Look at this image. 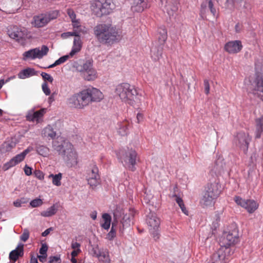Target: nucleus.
I'll return each mask as SVG.
<instances>
[{
    "label": "nucleus",
    "mask_w": 263,
    "mask_h": 263,
    "mask_svg": "<svg viewBox=\"0 0 263 263\" xmlns=\"http://www.w3.org/2000/svg\"><path fill=\"white\" fill-rule=\"evenodd\" d=\"M102 218L104 223L101 224V227L105 230H108L110 226L111 218L110 215L108 213H104L102 215Z\"/></svg>",
    "instance_id": "37"
},
{
    "label": "nucleus",
    "mask_w": 263,
    "mask_h": 263,
    "mask_svg": "<svg viewBox=\"0 0 263 263\" xmlns=\"http://www.w3.org/2000/svg\"><path fill=\"white\" fill-rule=\"evenodd\" d=\"M47 256V255L41 254L37 256V258H39L40 261L44 262L46 260Z\"/></svg>",
    "instance_id": "62"
},
{
    "label": "nucleus",
    "mask_w": 263,
    "mask_h": 263,
    "mask_svg": "<svg viewBox=\"0 0 263 263\" xmlns=\"http://www.w3.org/2000/svg\"><path fill=\"white\" fill-rule=\"evenodd\" d=\"M204 192L216 199L221 193V185L216 182L208 184L205 188Z\"/></svg>",
    "instance_id": "17"
},
{
    "label": "nucleus",
    "mask_w": 263,
    "mask_h": 263,
    "mask_svg": "<svg viewBox=\"0 0 263 263\" xmlns=\"http://www.w3.org/2000/svg\"><path fill=\"white\" fill-rule=\"evenodd\" d=\"M151 0H134L132 9L134 11L141 12L149 7Z\"/></svg>",
    "instance_id": "22"
},
{
    "label": "nucleus",
    "mask_w": 263,
    "mask_h": 263,
    "mask_svg": "<svg viewBox=\"0 0 263 263\" xmlns=\"http://www.w3.org/2000/svg\"><path fill=\"white\" fill-rule=\"evenodd\" d=\"M129 126V122L126 120L119 122L117 127L119 134L122 136L127 135L128 133V128Z\"/></svg>",
    "instance_id": "25"
},
{
    "label": "nucleus",
    "mask_w": 263,
    "mask_h": 263,
    "mask_svg": "<svg viewBox=\"0 0 263 263\" xmlns=\"http://www.w3.org/2000/svg\"><path fill=\"white\" fill-rule=\"evenodd\" d=\"M49 263H61L60 255L51 256L49 257Z\"/></svg>",
    "instance_id": "46"
},
{
    "label": "nucleus",
    "mask_w": 263,
    "mask_h": 263,
    "mask_svg": "<svg viewBox=\"0 0 263 263\" xmlns=\"http://www.w3.org/2000/svg\"><path fill=\"white\" fill-rule=\"evenodd\" d=\"M223 242L218 250L206 260L205 263H226L227 257L231 255L230 246L239 241L238 232L236 229L224 234Z\"/></svg>",
    "instance_id": "2"
},
{
    "label": "nucleus",
    "mask_w": 263,
    "mask_h": 263,
    "mask_svg": "<svg viewBox=\"0 0 263 263\" xmlns=\"http://www.w3.org/2000/svg\"><path fill=\"white\" fill-rule=\"evenodd\" d=\"M97 256L99 260L103 263H109L110 259L107 251H99L98 253L97 254Z\"/></svg>",
    "instance_id": "36"
},
{
    "label": "nucleus",
    "mask_w": 263,
    "mask_h": 263,
    "mask_svg": "<svg viewBox=\"0 0 263 263\" xmlns=\"http://www.w3.org/2000/svg\"><path fill=\"white\" fill-rule=\"evenodd\" d=\"M246 204L245 209H246L249 213H253L258 207V203L254 200H247Z\"/></svg>",
    "instance_id": "31"
},
{
    "label": "nucleus",
    "mask_w": 263,
    "mask_h": 263,
    "mask_svg": "<svg viewBox=\"0 0 263 263\" xmlns=\"http://www.w3.org/2000/svg\"><path fill=\"white\" fill-rule=\"evenodd\" d=\"M178 4L176 2L173 4L172 5L167 6L166 10L168 15L170 16V18L172 16H174V13H175L178 10Z\"/></svg>",
    "instance_id": "39"
},
{
    "label": "nucleus",
    "mask_w": 263,
    "mask_h": 263,
    "mask_svg": "<svg viewBox=\"0 0 263 263\" xmlns=\"http://www.w3.org/2000/svg\"><path fill=\"white\" fill-rule=\"evenodd\" d=\"M42 88L43 92L46 96L50 95L51 91L48 87L47 82H44L42 85Z\"/></svg>",
    "instance_id": "45"
},
{
    "label": "nucleus",
    "mask_w": 263,
    "mask_h": 263,
    "mask_svg": "<svg viewBox=\"0 0 263 263\" xmlns=\"http://www.w3.org/2000/svg\"><path fill=\"white\" fill-rule=\"evenodd\" d=\"M24 172L26 175L30 176L32 174V168L26 164L24 167Z\"/></svg>",
    "instance_id": "57"
},
{
    "label": "nucleus",
    "mask_w": 263,
    "mask_h": 263,
    "mask_svg": "<svg viewBox=\"0 0 263 263\" xmlns=\"http://www.w3.org/2000/svg\"><path fill=\"white\" fill-rule=\"evenodd\" d=\"M235 30L236 32L237 33L240 32L242 30V25L239 24V23L236 24L235 26Z\"/></svg>",
    "instance_id": "63"
},
{
    "label": "nucleus",
    "mask_w": 263,
    "mask_h": 263,
    "mask_svg": "<svg viewBox=\"0 0 263 263\" xmlns=\"http://www.w3.org/2000/svg\"><path fill=\"white\" fill-rule=\"evenodd\" d=\"M93 10L98 16L110 14L115 8L113 0H95L92 4Z\"/></svg>",
    "instance_id": "7"
},
{
    "label": "nucleus",
    "mask_w": 263,
    "mask_h": 263,
    "mask_svg": "<svg viewBox=\"0 0 263 263\" xmlns=\"http://www.w3.org/2000/svg\"><path fill=\"white\" fill-rule=\"evenodd\" d=\"M49 178H52V184L55 186H59L61 185V180L62 179V174L59 173L57 174H50L48 176Z\"/></svg>",
    "instance_id": "35"
},
{
    "label": "nucleus",
    "mask_w": 263,
    "mask_h": 263,
    "mask_svg": "<svg viewBox=\"0 0 263 263\" xmlns=\"http://www.w3.org/2000/svg\"><path fill=\"white\" fill-rule=\"evenodd\" d=\"M70 36H71V32H66L62 33L61 34V37L63 39H67V38L69 37Z\"/></svg>",
    "instance_id": "60"
},
{
    "label": "nucleus",
    "mask_w": 263,
    "mask_h": 263,
    "mask_svg": "<svg viewBox=\"0 0 263 263\" xmlns=\"http://www.w3.org/2000/svg\"><path fill=\"white\" fill-rule=\"evenodd\" d=\"M79 71L86 81H93L97 78V72L93 68L92 62L90 60L86 61L79 66Z\"/></svg>",
    "instance_id": "9"
},
{
    "label": "nucleus",
    "mask_w": 263,
    "mask_h": 263,
    "mask_svg": "<svg viewBox=\"0 0 263 263\" xmlns=\"http://www.w3.org/2000/svg\"><path fill=\"white\" fill-rule=\"evenodd\" d=\"M81 244L77 241L72 240L71 244V247L73 250L80 249Z\"/></svg>",
    "instance_id": "56"
},
{
    "label": "nucleus",
    "mask_w": 263,
    "mask_h": 263,
    "mask_svg": "<svg viewBox=\"0 0 263 263\" xmlns=\"http://www.w3.org/2000/svg\"><path fill=\"white\" fill-rule=\"evenodd\" d=\"M81 252V249L73 250L71 253V257H76Z\"/></svg>",
    "instance_id": "61"
},
{
    "label": "nucleus",
    "mask_w": 263,
    "mask_h": 263,
    "mask_svg": "<svg viewBox=\"0 0 263 263\" xmlns=\"http://www.w3.org/2000/svg\"><path fill=\"white\" fill-rule=\"evenodd\" d=\"M158 39L159 44H164L167 39V31L164 27H162L158 29Z\"/></svg>",
    "instance_id": "32"
},
{
    "label": "nucleus",
    "mask_w": 263,
    "mask_h": 263,
    "mask_svg": "<svg viewBox=\"0 0 263 263\" xmlns=\"http://www.w3.org/2000/svg\"><path fill=\"white\" fill-rule=\"evenodd\" d=\"M52 147L63 158L67 165L72 167L78 163V155L72 144L63 138L53 141Z\"/></svg>",
    "instance_id": "3"
},
{
    "label": "nucleus",
    "mask_w": 263,
    "mask_h": 263,
    "mask_svg": "<svg viewBox=\"0 0 263 263\" xmlns=\"http://www.w3.org/2000/svg\"><path fill=\"white\" fill-rule=\"evenodd\" d=\"M173 197H175V201L179 206L182 213L187 216L189 215V212L186 210L182 198L176 194L174 195Z\"/></svg>",
    "instance_id": "38"
},
{
    "label": "nucleus",
    "mask_w": 263,
    "mask_h": 263,
    "mask_svg": "<svg viewBox=\"0 0 263 263\" xmlns=\"http://www.w3.org/2000/svg\"><path fill=\"white\" fill-rule=\"evenodd\" d=\"M82 42L80 37H74L71 50L69 52L70 57L78 53L82 49Z\"/></svg>",
    "instance_id": "27"
},
{
    "label": "nucleus",
    "mask_w": 263,
    "mask_h": 263,
    "mask_svg": "<svg viewBox=\"0 0 263 263\" xmlns=\"http://www.w3.org/2000/svg\"><path fill=\"white\" fill-rule=\"evenodd\" d=\"M67 14H68V16H69V17L70 18L71 21L75 20V19H76V15L73 10L68 9Z\"/></svg>",
    "instance_id": "54"
},
{
    "label": "nucleus",
    "mask_w": 263,
    "mask_h": 263,
    "mask_svg": "<svg viewBox=\"0 0 263 263\" xmlns=\"http://www.w3.org/2000/svg\"><path fill=\"white\" fill-rule=\"evenodd\" d=\"M58 210V205L57 204H53L48 208L46 210L41 212L40 215L44 217H51L54 215Z\"/></svg>",
    "instance_id": "30"
},
{
    "label": "nucleus",
    "mask_w": 263,
    "mask_h": 263,
    "mask_svg": "<svg viewBox=\"0 0 263 263\" xmlns=\"http://www.w3.org/2000/svg\"><path fill=\"white\" fill-rule=\"evenodd\" d=\"M98 41L103 44H113L121 38L120 30L110 24H99L93 28Z\"/></svg>",
    "instance_id": "4"
},
{
    "label": "nucleus",
    "mask_w": 263,
    "mask_h": 263,
    "mask_svg": "<svg viewBox=\"0 0 263 263\" xmlns=\"http://www.w3.org/2000/svg\"><path fill=\"white\" fill-rule=\"evenodd\" d=\"M226 5L229 9H232L238 5V2H235L233 0H227Z\"/></svg>",
    "instance_id": "49"
},
{
    "label": "nucleus",
    "mask_w": 263,
    "mask_h": 263,
    "mask_svg": "<svg viewBox=\"0 0 263 263\" xmlns=\"http://www.w3.org/2000/svg\"><path fill=\"white\" fill-rule=\"evenodd\" d=\"M225 163L223 157L221 156L217 157V159L214 162V165L212 171L215 173H219L224 168Z\"/></svg>",
    "instance_id": "28"
},
{
    "label": "nucleus",
    "mask_w": 263,
    "mask_h": 263,
    "mask_svg": "<svg viewBox=\"0 0 263 263\" xmlns=\"http://www.w3.org/2000/svg\"><path fill=\"white\" fill-rule=\"evenodd\" d=\"M242 43L239 40L229 41L224 45V49L230 54H236L239 52L242 49Z\"/></svg>",
    "instance_id": "16"
},
{
    "label": "nucleus",
    "mask_w": 263,
    "mask_h": 263,
    "mask_svg": "<svg viewBox=\"0 0 263 263\" xmlns=\"http://www.w3.org/2000/svg\"><path fill=\"white\" fill-rule=\"evenodd\" d=\"M116 94L122 102L130 106H135L140 102V97L136 88L127 83H122L116 86Z\"/></svg>",
    "instance_id": "5"
},
{
    "label": "nucleus",
    "mask_w": 263,
    "mask_h": 263,
    "mask_svg": "<svg viewBox=\"0 0 263 263\" xmlns=\"http://www.w3.org/2000/svg\"><path fill=\"white\" fill-rule=\"evenodd\" d=\"M34 175L35 177L40 180H42L44 179V173L40 170L35 171Z\"/></svg>",
    "instance_id": "55"
},
{
    "label": "nucleus",
    "mask_w": 263,
    "mask_h": 263,
    "mask_svg": "<svg viewBox=\"0 0 263 263\" xmlns=\"http://www.w3.org/2000/svg\"><path fill=\"white\" fill-rule=\"evenodd\" d=\"M242 5H243V8L247 10H249L251 9L250 4L246 1L241 2L240 6H241Z\"/></svg>",
    "instance_id": "59"
},
{
    "label": "nucleus",
    "mask_w": 263,
    "mask_h": 263,
    "mask_svg": "<svg viewBox=\"0 0 263 263\" xmlns=\"http://www.w3.org/2000/svg\"><path fill=\"white\" fill-rule=\"evenodd\" d=\"M24 255V245L19 243L17 247L11 251L9 254V259L13 263L15 262L20 257Z\"/></svg>",
    "instance_id": "21"
},
{
    "label": "nucleus",
    "mask_w": 263,
    "mask_h": 263,
    "mask_svg": "<svg viewBox=\"0 0 263 263\" xmlns=\"http://www.w3.org/2000/svg\"><path fill=\"white\" fill-rule=\"evenodd\" d=\"M204 87L205 93H206V95H208L210 93V89L209 81L208 80L205 79L204 80Z\"/></svg>",
    "instance_id": "51"
},
{
    "label": "nucleus",
    "mask_w": 263,
    "mask_h": 263,
    "mask_svg": "<svg viewBox=\"0 0 263 263\" xmlns=\"http://www.w3.org/2000/svg\"><path fill=\"white\" fill-rule=\"evenodd\" d=\"M8 34L11 39L20 42L24 41L27 37V30L25 28L17 26L10 27L8 29Z\"/></svg>",
    "instance_id": "14"
},
{
    "label": "nucleus",
    "mask_w": 263,
    "mask_h": 263,
    "mask_svg": "<svg viewBox=\"0 0 263 263\" xmlns=\"http://www.w3.org/2000/svg\"><path fill=\"white\" fill-rule=\"evenodd\" d=\"M37 153L43 157H47L49 155L50 149L45 145L38 144L35 146Z\"/></svg>",
    "instance_id": "33"
},
{
    "label": "nucleus",
    "mask_w": 263,
    "mask_h": 263,
    "mask_svg": "<svg viewBox=\"0 0 263 263\" xmlns=\"http://www.w3.org/2000/svg\"><path fill=\"white\" fill-rule=\"evenodd\" d=\"M6 148L7 151H10L11 149L14 146L13 143H6Z\"/></svg>",
    "instance_id": "64"
},
{
    "label": "nucleus",
    "mask_w": 263,
    "mask_h": 263,
    "mask_svg": "<svg viewBox=\"0 0 263 263\" xmlns=\"http://www.w3.org/2000/svg\"><path fill=\"white\" fill-rule=\"evenodd\" d=\"M48 247L46 244H42L41 248L40 249L39 253L40 254L47 255Z\"/></svg>",
    "instance_id": "53"
},
{
    "label": "nucleus",
    "mask_w": 263,
    "mask_h": 263,
    "mask_svg": "<svg viewBox=\"0 0 263 263\" xmlns=\"http://www.w3.org/2000/svg\"><path fill=\"white\" fill-rule=\"evenodd\" d=\"M87 175L86 179L88 184L90 187L94 189L100 184V176L99 174V169L97 165L92 164L89 166V170L87 171Z\"/></svg>",
    "instance_id": "11"
},
{
    "label": "nucleus",
    "mask_w": 263,
    "mask_h": 263,
    "mask_svg": "<svg viewBox=\"0 0 263 263\" xmlns=\"http://www.w3.org/2000/svg\"><path fill=\"white\" fill-rule=\"evenodd\" d=\"M263 134V115L255 119V138L259 139Z\"/></svg>",
    "instance_id": "24"
},
{
    "label": "nucleus",
    "mask_w": 263,
    "mask_h": 263,
    "mask_svg": "<svg viewBox=\"0 0 263 263\" xmlns=\"http://www.w3.org/2000/svg\"><path fill=\"white\" fill-rule=\"evenodd\" d=\"M117 155L118 159L125 168L132 172L136 171L135 165L138 158V154L135 149L128 148L127 149H121Z\"/></svg>",
    "instance_id": "6"
},
{
    "label": "nucleus",
    "mask_w": 263,
    "mask_h": 263,
    "mask_svg": "<svg viewBox=\"0 0 263 263\" xmlns=\"http://www.w3.org/2000/svg\"><path fill=\"white\" fill-rule=\"evenodd\" d=\"M234 200L235 201V202H236V203L237 205H238L243 208H245L247 205L246 204H247V200L242 199L240 196H235L234 198Z\"/></svg>",
    "instance_id": "40"
},
{
    "label": "nucleus",
    "mask_w": 263,
    "mask_h": 263,
    "mask_svg": "<svg viewBox=\"0 0 263 263\" xmlns=\"http://www.w3.org/2000/svg\"><path fill=\"white\" fill-rule=\"evenodd\" d=\"M70 57V54L68 55H65L61 57H60L59 59L56 60V64H58V65H60L65 62H66L69 58Z\"/></svg>",
    "instance_id": "48"
},
{
    "label": "nucleus",
    "mask_w": 263,
    "mask_h": 263,
    "mask_svg": "<svg viewBox=\"0 0 263 263\" xmlns=\"http://www.w3.org/2000/svg\"><path fill=\"white\" fill-rule=\"evenodd\" d=\"M42 135L45 137L53 139L56 136V133L53 130L52 126L49 125L43 129Z\"/></svg>",
    "instance_id": "34"
},
{
    "label": "nucleus",
    "mask_w": 263,
    "mask_h": 263,
    "mask_svg": "<svg viewBox=\"0 0 263 263\" xmlns=\"http://www.w3.org/2000/svg\"><path fill=\"white\" fill-rule=\"evenodd\" d=\"M34 110L35 108H33L28 110L26 116V118L27 121L39 122L46 112V108H42L36 111H35Z\"/></svg>",
    "instance_id": "18"
},
{
    "label": "nucleus",
    "mask_w": 263,
    "mask_h": 263,
    "mask_svg": "<svg viewBox=\"0 0 263 263\" xmlns=\"http://www.w3.org/2000/svg\"><path fill=\"white\" fill-rule=\"evenodd\" d=\"M29 237V232L28 230H24L23 234L20 236V239L24 242L26 241Z\"/></svg>",
    "instance_id": "47"
},
{
    "label": "nucleus",
    "mask_w": 263,
    "mask_h": 263,
    "mask_svg": "<svg viewBox=\"0 0 263 263\" xmlns=\"http://www.w3.org/2000/svg\"><path fill=\"white\" fill-rule=\"evenodd\" d=\"M250 83L253 89L263 93V76L256 73L253 80H250Z\"/></svg>",
    "instance_id": "19"
},
{
    "label": "nucleus",
    "mask_w": 263,
    "mask_h": 263,
    "mask_svg": "<svg viewBox=\"0 0 263 263\" xmlns=\"http://www.w3.org/2000/svg\"><path fill=\"white\" fill-rule=\"evenodd\" d=\"M103 98V95L98 89L89 87L74 93L68 99L69 104L77 109H83L90 103L99 102Z\"/></svg>",
    "instance_id": "1"
},
{
    "label": "nucleus",
    "mask_w": 263,
    "mask_h": 263,
    "mask_svg": "<svg viewBox=\"0 0 263 263\" xmlns=\"http://www.w3.org/2000/svg\"><path fill=\"white\" fill-rule=\"evenodd\" d=\"M163 44H159V45L153 44L151 50V54L152 59L157 61H158L162 56L163 50Z\"/></svg>",
    "instance_id": "23"
},
{
    "label": "nucleus",
    "mask_w": 263,
    "mask_h": 263,
    "mask_svg": "<svg viewBox=\"0 0 263 263\" xmlns=\"http://www.w3.org/2000/svg\"><path fill=\"white\" fill-rule=\"evenodd\" d=\"M214 0H205L201 4L200 15L203 19L206 17V13L209 10L215 17L217 15V9L215 6Z\"/></svg>",
    "instance_id": "15"
},
{
    "label": "nucleus",
    "mask_w": 263,
    "mask_h": 263,
    "mask_svg": "<svg viewBox=\"0 0 263 263\" xmlns=\"http://www.w3.org/2000/svg\"><path fill=\"white\" fill-rule=\"evenodd\" d=\"M72 26L73 29H81L80 20L78 19H75V20H72Z\"/></svg>",
    "instance_id": "50"
},
{
    "label": "nucleus",
    "mask_w": 263,
    "mask_h": 263,
    "mask_svg": "<svg viewBox=\"0 0 263 263\" xmlns=\"http://www.w3.org/2000/svg\"><path fill=\"white\" fill-rule=\"evenodd\" d=\"M146 223L149 227V231L153 238L157 240L159 238V226L160 221L155 212L150 211L146 216Z\"/></svg>",
    "instance_id": "8"
},
{
    "label": "nucleus",
    "mask_w": 263,
    "mask_h": 263,
    "mask_svg": "<svg viewBox=\"0 0 263 263\" xmlns=\"http://www.w3.org/2000/svg\"><path fill=\"white\" fill-rule=\"evenodd\" d=\"M43 203L41 199L37 198L30 201V205L32 208H36L42 205Z\"/></svg>",
    "instance_id": "42"
},
{
    "label": "nucleus",
    "mask_w": 263,
    "mask_h": 263,
    "mask_svg": "<svg viewBox=\"0 0 263 263\" xmlns=\"http://www.w3.org/2000/svg\"><path fill=\"white\" fill-rule=\"evenodd\" d=\"M115 224L112 222L111 230L107 235V238L109 240H112L115 237L116 235V231L115 229Z\"/></svg>",
    "instance_id": "41"
},
{
    "label": "nucleus",
    "mask_w": 263,
    "mask_h": 263,
    "mask_svg": "<svg viewBox=\"0 0 263 263\" xmlns=\"http://www.w3.org/2000/svg\"><path fill=\"white\" fill-rule=\"evenodd\" d=\"M125 219V217H124L122 221V226L123 228H127V227L130 226V219L128 218L126 219Z\"/></svg>",
    "instance_id": "58"
},
{
    "label": "nucleus",
    "mask_w": 263,
    "mask_h": 263,
    "mask_svg": "<svg viewBox=\"0 0 263 263\" xmlns=\"http://www.w3.org/2000/svg\"><path fill=\"white\" fill-rule=\"evenodd\" d=\"M41 76H42L44 82L48 81L50 83H52L53 81V77L50 74L46 72H42L41 74Z\"/></svg>",
    "instance_id": "43"
},
{
    "label": "nucleus",
    "mask_w": 263,
    "mask_h": 263,
    "mask_svg": "<svg viewBox=\"0 0 263 263\" xmlns=\"http://www.w3.org/2000/svg\"><path fill=\"white\" fill-rule=\"evenodd\" d=\"M33 149L32 146H28L23 152L16 155L11 158L8 162L5 163L3 166V170L4 171H7L10 168L15 166L22 161H23L26 155Z\"/></svg>",
    "instance_id": "13"
},
{
    "label": "nucleus",
    "mask_w": 263,
    "mask_h": 263,
    "mask_svg": "<svg viewBox=\"0 0 263 263\" xmlns=\"http://www.w3.org/2000/svg\"><path fill=\"white\" fill-rule=\"evenodd\" d=\"M49 48L46 45H42L41 49L40 48H35L25 51L23 53V59L24 60L27 59L34 60L35 59H41L47 54Z\"/></svg>",
    "instance_id": "12"
},
{
    "label": "nucleus",
    "mask_w": 263,
    "mask_h": 263,
    "mask_svg": "<svg viewBox=\"0 0 263 263\" xmlns=\"http://www.w3.org/2000/svg\"><path fill=\"white\" fill-rule=\"evenodd\" d=\"M47 17L48 18V22L51 20L55 19L58 16V12L57 11H53L48 13H45Z\"/></svg>",
    "instance_id": "44"
},
{
    "label": "nucleus",
    "mask_w": 263,
    "mask_h": 263,
    "mask_svg": "<svg viewBox=\"0 0 263 263\" xmlns=\"http://www.w3.org/2000/svg\"><path fill=\"white\" fill-rule=\"evenodd\" d=\"M215 200L209 194L208 195L204 192L200 200V204L203 208L211 206L214 204Z\"/></svg>",
    "instance_id": "26"
},
{
    "label": "nucleus",
    "mask_w": 263,
    "mask_h": 263,
    "mask_svg": "<svg viewBox=\"0 0 263 263\" xmlns=\"http://www.w3.org/2000/svg\"><path fill=\"white\" fill-rule=\"evenodd\" d=\"M36 74V71L34 68H27L23 69L18 73V77L21 79H25Z\"/></svg>",
    "instance_id": "29"
},
{
    "label": "nucleus",
    "mask_w": 263,
    "mask_h": 263,
    "mask_svg": "<svg viewBox=\"0 0 263 263\" xmlns=\"http://www.w3.org/2000/svg\"><path fill=\"white\" fill-rule=\"evenodd\" d=\"M84 31L81 29H73V31L71 32V36H74L75 37H80V33Z\"/></svg>",
    "instance_id": "52"
},
{
    "label": "nucleus",
    "mask_w": 263,
    "mask_h": 263,
    "mask_svg": "<svg viewBox=\"0 0 263 263\" xmlns=\"http://www.w3.org/2000/svg\"><path fill=\"white\" fill-rule=\"evenodd\" d=\"M251 139L252 137L249 134L243 131L238 132L234 137V141L236 145L239 146L245 154L248 152Z\"/></svg>",
    "instance_id": "10"
},
{
    "label": "nucleus",
    "mask_w": 263,
    "mask_h": 263,
    "mask_svg": "<svg viewBox=\"0 0 263 263\" xmlns=\"http://www.w3.org/2000/svg\"><path fill=\"white\" fill-rule=\"evenodd\" d=\"M48 18L45 13H42L34 16L32 25L36 28H41L45 26L48 23Z\"/></svg>",
    "instance_id": "20"
}]
</instances>
